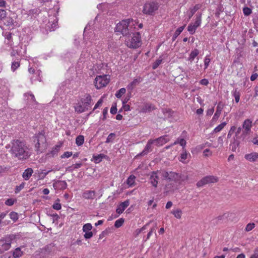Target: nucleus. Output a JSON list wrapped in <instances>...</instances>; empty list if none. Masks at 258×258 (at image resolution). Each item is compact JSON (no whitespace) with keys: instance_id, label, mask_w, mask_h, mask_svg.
Returning a JSON list of instances; mask_svg holds the SVG:
<instances>
[{"instance_id":"1","label":"nucleus","mask_w":258,"mask_h":258,"mask_svg":"<svg viewBox=\"0 0 258 258\" xmlns=\"http://www.w3.org/2000/svg\"><path fill=\"white\" fill-rule=\"evenodd\" d=\"M11 144V152L15 157L19 160H25L30 157L29 148L24 142L13 140Z\"/></svg>"},{"instance_id":"2","label":"nucleus","mask_w":258,"mask_h":258,"mask_svg":"<svg viewBox=\"0 0 258 258\" xmlns=\"http://www.w3.org/2000/svg\"><path fill=\"white\" fill-rule=\"evenodd\" d=\"M131 22H133V21L130 19L122 20L116 24L115 31L124 36H130L133 33Z\"/></svg>"},{"instance_id":"3","label":"nucleus","mask_w":258,"mask_h":258,"mask_svg":"<svg viewBox=\"0 0 258 258\" xmlns=\"http://www.w3.org/2000/svg\"><path fill=\"white\" fill-rule=\"evenodd\" d=\"M34 139L36 151L37 152L42 153L47 147L46 139L44 133L42 132L35 134Z\"/></svg>"},{"instance_id":"4","label":"nucleus","mask_w":258,"mask_h":258,"mask_svg":"<svg viewBox=\"0 0 258 258\" xmlns=\"http://www.w3.org/2000/svg\"><path fill=\"white\" fill-rule=\"evenodd\" d=\"M125 43L130 48H136L139 47L141 44V38L140 33H133L131 37H128L125 40Z\"/></svg>"},{"instance_id":"5","label":"nucleus","mask_w":258,"mask_h":258,"mask_svg":"<svg viewBox=\"0 0 258 258\" xmlns=\"http://www.w3.org/2000/svg\"><path fill=\"white\" fill-rule=\"evenodd\" d=\"M16 238L13 234L9 235L4 239L0 240V253L9 250L11 247V243Z\"/></svg>"},{"instance_id":"6","label":"nucleus","mask_w":258,"mask_h":258,"mask_svg":"<svg viewBox=\"0 0 258 258\" xmlns=\"http://www.w3.org/2000/svg\"><path fill=\"white\" fill-rule=\"evenodd\" d=\"M110 77L107 75L97 76L94 80V85L97 89H101L106 86L109 82Z\"/></svg>"},{"instance_id":"7","label":"nucleus","mask_w":258,"mask_h":258,"mask_svg":"<svg viewBox=\"0 0 258 258\" xmlns=\"http://www.w3.org/2000/svg\"><path fill=\"white\" fill-rule=\"evenodd\" d=\"M158 4L155 2L146 3L143 8V12L147 15H153L158 10Z\"/></svg>"},{"instance_id":"8","label":"nucleus","mask_w":258,"mask_h":258,"mask_svg":"<svg viewBox=\"0 0 258 258\" xmlns=\"http://www.w3.org/2000/svg\"><path fill=\"white\" fill-rule=\"evenodd\" d=\"M218 178L214 176H207L201 179L197 183L198 187H202L208 183H215L218 181Z\"/></svg>"},{"instance_id":"9","label":"nucleus","mask_w":258,"mask_h":258,"mask_svg":"<svg viewBox=\"0 0 258 258\" xmlns=\"http://www.w3.org/2000/svg\"><path fill=\"white\" fill-rule=\"evenodd\" d=\"M252 122L250 119H247L243 122L242 128L244 130L242 134L241 135V137L242 138V140H244L246 136L249 134Z\"/></svg>"},{"instance_id":"10","label":"nucleus","mask_w":258,"mask_h":258,"mask_svg":"<svg viewBox=\"0 0 258 258\" xmlns=\"http://www.w3.org/2000/svg\"><path fill=\"white\" fill-rule=\"evenodd\" d=\"M201 21V16L199 15L197 17L196 20L194 23H191L188 26L187 30L190 34H193L195 33L197 28L200 26Z\"/></svg>"},{"instance_id":"11","label":"nucleus","mask_w":258,"mask_h":258,"mask_svg":"<svg viewBox=\"0 0 258 258\" xmlns=\"http://www.w3.org/2000/svg\"><path fill=\"white\" fill-rule=\"evenodd\" d=\"M159 175L162 176L161 171H153L150 175V182L155 187L157 186Z\"/></svg>"},{"instance_id":"12","label":"nucleus","mask_w":258,"mask_h":258,"mask_svg":"<svg viewBox=\"0 0 258 258\" xmlns=\"http://www.w3.org/2000/svg\"><path fill=\"white\" fill-rule=\"evenodd\" d=\"M155 109V106L149 103H146L140 107V112L147 113L150 112Z\"/></svg>"},{"instance_id":"13","label":"nucleus","mask_w":258,"mask_h":258,"mask_svg":"<svg viewBox=\"0 0 258 258\" xmlns=\"http://www.w3.org/2000/svg\"><path fill=\"white\" fill-rule=\"evenodd\" d=\"M96 197L95 190H86L82 193V198L86 200H93Z\"/></svg>"},{"instance_id":"14","label":"nucleus","mask_w":258,"mask_h":258,"mask_svg":"<svg viewBox=\"0 0 258 258\" xmlns=\"http://www.w3.org/2000/svg\"><path fill=\"white\" fill-rule=\"evenodd\" d=\"M155 145L157 146H161L166 143L169 140V138L168 136H163L155 140H153Z\"/></svg>"},{"instance_id":"15","label":"nucleus","mask_w":258,"mask_h":258,"mask_svg":"<svg viewBox=\"0 0 258 258\" xmlns=\"http://www.w3.org/2000/svg\"><path fill=\"white\" fill-rule=\"evenodd\" d=\"M241 138L234 136L232 139L231 143L230 144V147L231 149V150L233 152H235L236 150L238 148L240 144V141H239V139Z\"/></svg>"},{"instance_id":"16","label":"nucleus","mask_w":258,"mask_h":258,"mask_svg":"<svg viewBox=\"0 0 258 258\" xmlns=\"http://www.w3.org/2000/svg\"><path fill=\"white\" fill-rule=\"evenodd\" d=\"M162 176H163L166 179L172 180L176 178L177 177V173L172 171L169 172L162 171Z\"/></svg>"},{"instance_id":"17","label":"nucleus","mask_w":258,"mask_h":258,"mask_svg":"<svg viewBox=\"0 0 258 258\" xmlns=\"http://www.w3.org/2000/svg\"><path fill=\"white\" fill-rule=\"evenodd\" d=\"M129 204L130 202L128 200H126L124 202L121 203L116 208V213L119 214L122 213L124 210L129 206Z\"/></svg>"},{"instance_id":"18","label":"nucleus","mask_w":258,"mask_h":258,"mask_svg":"<svg viewBox=\"0 0 258 258\" xmlns=\"http://www.w3.org/2000/svg\"><path fill=\"white\" fill-rule=\"evenodd\" d=\"M2 22L5 25L13 28L17 26V23L10 17H7Z\"/></svg>"},{"instance_id":"19","label":"nucleus","mask_w":258,"mask_h":258,"mask_svg":"<svg viewBox=\"0 0 258 258\" xmlns=\"http://www.w3.org/2000/svg\"><path fill=\"white\" fill-rule=\"evenodd\" d=\"M153 144H155L153 140L151 139L149 140L144 150L140 154H139V155L143 156L147 154V153H149L150 151H151L152 145Z\"/></svg>"},{"instance_id":"20","label":"nucleus","mask_w":258,"mask_h":258,"mask_svg":"<svg viewBox=\"0 0 258 258\" xmlns=\"http://www.w3.org/2000/svg\"><path fill=\"white\" fill-rule=\"evenodd\" d=\"M245 158L250 162H255L258 160V153L252 152L245 155Z\"/></svg>"},{"instance_id":"21","label":"nucleus","mask_w":258,"mask_h":258,"mask_svg":"<svg viewBox=\"0 0 258 258\" xmlns=\"http://www.w3.org/2000/svg\"><path fill=\"white\" fill-rule=\"evenodd\" d=\"M190 157V154L188 153L186 150L183 148L182 152L180 154V161L183 163H187L188 162Z\"/></svg>"},{"instance_id":"22","label":"nucleus","mask_w":258,"mask_h":258,"mask_svg":"<svg viewBox=\"0 0 258 258\" xmlns=\"http://www.w3.org/2000/svg\"><path fill=\"white\" fill-rule=\"evenodd\" d=\"M223 107H224V104L221 102H220L218 104V105L216 108V111L213 116V119H214V120L218 119V118H219V117L221 113L222 109H223Z\"/></svg>"},{"instance_id":"23","label":"nucleus","mask_w":258,"mask_h":258,"mask_svg":"<svg viewBox=\"0 0 258 258\" xmlns=\"http://www.w3.org/2000/svg\"><path fill=\"white\" fill-rule=\"evenodd\" d=\"M142 81L140 77L135 79L131 83H130L127 86V89L131 91L138 85Z\"/></svg>"},{"instance_id":"24","label":"nucleus","mask_w":258,"mask_h":258,"mask_svg":"<svg viewBox=\"0 0 258 258\" xmlns=\"http://www.w3.org/2000/svg\"><path fill=\"white\" fill-rule=\"evenodd\" d=\"M187 138V133L185 131H183L181 135V138L178 139V144L182 147V150L184 148L186 142V139Z\"/></svg>"},{"instance_id":"25","label":"nucleus","mask_w":258,"mask_h":258,"mask_svg":"<svg viewBox=\"0 0 258 258\" xmlns=\"http://www.w3.org/2000/svg\"><path fill=\"white\" fill-rule=\"evenodd\" d=\"M33 173V170L31 168H28L23 172L22 177L25 180H28L30 179Z\"/></svg>"},{"instance_id":"26","label":"nucleus","mask_w":258,"mask_h":258,"mask_svg":"<svg viewBox=\"0 0 258 258\" xmlns=\"http://www.w3.org/2000/svg\"><path fill=\"white\" fill-rule=\"evenodd\" d=\"M91 96L89 94H87L85 98L82 101V103L85 106L87 107V108L89 109L91 104Z\"/></svg>"},{"instance_id":"27","label":"nucleus","mask_w":258,"mask_h":258,"mask_svg":"<svg viewBox=\"0 0 258 258\" xmlns=\"http://www.w3.org/2000/svg\"><path fill=\"white\" fill-rule=\"evenodd\" d=\"M199 54V51L197 49H195L190 52L188 60L190 61V62H191L194 60V59Z\"/></svg>"},{"instance_id":"28","label":"nucleus","mask_w":258,"mask_h":258,"mask_svg":"<svg viewBox=\"0 0 258 258\" xmlns=\"http://www.w3.org/2000/svg\"><path fill=\"white\" fill-rule=\"evenodd\" d=\"M75 111L79 113H82L88 110L87 107L85 106L83 104L82 105H78L75 108Z\"/></svg>"},{"instance_id":"29","label":"nucleus","mask_w":258,"mask_h":258,"mask_svg":"<svg viewBox=\"0 0 258 258\" xmlns=\"http://www.w3.org/2000/svg\"><path fill=\"white\" fill-rule=\"evenodd\" d=\"M136 177L133 175H130L126 180V183L129 185V186H133L135 184Z\"/></svg>"},{"instance_id":"30","label":"nucleus","mask_w":258,"mask_h":258,"mask_svg":"<svg viewBox=\"0 0 258 258\" xmlns=\"http://www.w3.org/2000/svg\"><path fill=\"white\" fill-rule=\"evenodd\" d=\"M52 170H48L47 171H46L45 170H41V171H38V175L39 179H42L44 178L46 176V175L48 173H49L50 172H51Z\"/></svg>"},{"instance_id":"31","label":"nucleus","mask_w":258,"mask_h":258,"mask_svg":"<svg viewBox=\"0 0 258 258\" xmlns=\"http://www.w3.org/2000/svg\"><path fill=\"white\" fill-rule=\"evenodd\" d=\"M226 122H223L221 124H220L219 125H218L216 127H215L213 131V133H217L218 132H220L226 125Z\"/></svg>"},{"instance_id":"32","label":"nucleus","mask_w":258,"mask_h":258,"mask_svg":"<svg viewBox=\"0 0 258 258\" xmlns=\"http://www.w3.org/2000/svg\"><path fill=\"white\" fill-rule=\"evenodd\" d=\"M84 142V137L83 136L80 135L76 139V143L78 146H81Z\"/></svg>"},{"instance_id":"33","label":"nucleus","mask_w":258,"mask_h":258,"mask_svg":"<svg viewBox=\"0 0 258 258\" xmlns=\"http://www.w3.org/2000/svg\"><path fill=\"white\" fill-rule=\"evenodd\" d=\"M232 95L235 98V102L238 103L240 100V93L237 90V89H235L232 92Z\"/></svg>"},{"instance_id":"34","label":"nucleus","mask_w":258,"mask_h":258,"mask_svg":"<svg viewBox=\"0 0 258 258\" xmlns=\"http://www.w3.org/2000/svg\"><path fill=\"white\" fill-rule=\"evenodd\" d=\"M162 60L163 59L161 56H160L158 59H157L153 64V69H156L162 63Z\"/></svg>"},{"instance_id":"35","label":"nucleus","mask_w":258,"mask_h":258,"mask_svg":"<svg viewBox=\"0 0 258 258\" xmlns=\"http://www.w3.org/2000/svg\"><path fill=\"white\" fill-rule=\"evenodd\" d=\"M104 156L103 155V154H99V155H94L93 158V159H94V161L96 163H99L100 162L102 159H103V157H104Z\"/></svg>"},{"instance_id":"36","label":"nucleus","mask_w":258,"mask_h":258,"mask_svg":"<svg viewBox=\"0 0 258 258\" xmlns=\"http://www.w3.org/2000/svg\"><path fill=\"white\" fill-rule=\"evenodd\" d=\"M125 92L126 89L124 88H122L116 92L115 93V96L118 98H120L123 94L125 93Z\"/></svg>"},{"instance_id":"37","label":"nucleus","mask_w":258,"mask_h":258,"mask_svg":"<svg viewBox=\"0 0 258 258\" xmlns=\"http://www.w3.org/2000/svg\"><path fill=\"white\" fill-rule=\"evenodd\" d=\"M115 135L114 133H110L107 137L105 141L106 143L112 142L115 138Z\"/></svg>"},{"instance_id":"38","label":"nucleus","mask_w":258,"mask_h":258,"mask_svg":"<svg viewBox=\"0 0 258 258\" xmlns=\"http://www.w3.org/2000/svg\"><path fill=\"white\" fill-rule=\"evenodd\" d=\"M92 228V226L90 223H87L85 224L83 227V231L88 232L90 231Z\"/></svg>"},{"instance_id":"39","label":"nucleus","mask_w":258,"mask_h":258,"mask_svg":"<svg viewBox=\"0 0 258 258\" xmlns=\"http://www.w3.org/2000/svg\"><path fill=\"white\" fill-rule=\"evenodd\" d=\"M124 222V220L122 218L117 220L114 223V226L116 228H119L122 226Z\"/></svg>"},{"instance_id":"40","label":"nucleus","mask_w":258,"mask_h":258,"mask_svg":"<svg viewBox=\"0 0 258 258\" xmlns=\"http://www.w3.org/2000/svg\"><path fill=\"white\" fill-rule=\"evenodd\" d=\"M20 67V63L19 61H14L12 63L11 69L14 72L15 70Z\"/></svg>"},{"instance_id":"41","label":"nucleus","mask_w":258,"mask_h":258,"mask_svg":"<svg viewBox=\"0 0 258 258\" xmlns=\"http://www.w3.org/2000/svg\"><path fill=\"white\" fill-rule=\"evenodd\" d=\"M60 146H55L52 150L50 154L51 156H54L55 155H57L58 151L59 150Z\"/></svg>"},{"instance_id":"42","label":"nucleus","mask_w":258,"mask_h":258,"mask_svg":"<svg viewBox=\"0 0 258 258\" xmlns=\"http://www.w3.org/2000/svg\"><path fill=\"white\" fill-rule=\"evenodd\" d=\"M255 227V224L254 223H250L247 224L246 226L245 230L247 232H249L252 230Z\"/></svg>"},{"instance_id":"43","label":"nucleus","mask_w":258,"mask_h":258,"mask_svg":"<svg viewBox=\"0 0 258 258\" xmlns=\"http://www.w3.org/2000/svg\"><path fill=\"white\" fill-rule=\"evenodd\" d=\"M7 17V12L5 10L0 9V20L3 21Z\"/></svg>"},{"instance_id":"44","label":"nucleus","mask_w":258,"mask_h":258,"mask_svg":"<svg viewBox=\"0 0 258 258\" xmlns=\"http://www.w3.org/2000/svg\"><path fill=\"white\" fill-rule=\"evenodd\" d=\"M57 184L61 189H66L67 187V183L65 181H58Z\"/></svg>"},{"instance_id":"45","label":"nucleus","mask_w":258,"mask_h":258,"mask_svg":"<svg viewBox=\"0 0 258 258\" xmlns=\"http://www.w3.org/2000/svg\"><path fill=\"white\" fill-rule=\"evenodd\" d=\"M10 217L11 219L16 221L18 219V216L17 213L15 212H12L10 214Z\"/></svg>"},{"instance_id":"46","label":"nucleus","mask_w":258,"mask_h":258,"mask_svg":"<svg viewBox=\"0 0 258 258\" xmlns=\"http://www.w3.org/2000/svg\"><path fill=\"white\" fill-rule=\"evenodd\" d=\"M73 155V153L72 152H65L62 155H61L60 157L61 158H69L71 157Z\"/></svg>"},{"instance_id":"47","label":"nucleus","mask_w":258,"mask_h":258,"mask_svg":"<svg viewBox=\"0 0 258 258\" xmlns=\"http://www.w3.org/2000/svg\"><path fill=\"white\" fill-rule=\"evenodd\" d=\"M243 12L244 14L246 16L249 15L252 12L251 10L247 7L244 8Z\"/></svg>"},{"instance_id":"48","label":"nucleus","mask_w":258,"mask_h":258,"mask_svg":"<svg viewBox=\"0 0 258 258\" xmlns=\"http://www.w3.org/2000/svg\"><path fill=\"white\" fill-rule=\"evenodd\" d=\"M236 130V127L235 126H232L231 127L228 135H227V138H230L232 135V134L233 133V132Z\"/></svg>"},{"instance_id":"49","label":"nucleus","mask_w":258,"mask_h":258,"mask_svg":"<svg viewBox=\"0 0 258 258\" xmlns=\"http://www.w3.org/2000/svg\"><path fill=\"white\" fill-rule=\"evenodd\" d=\"M16 200L13 199H9L5 202V204L8 206H12L14 205L15 201Z\"/></svg>"},{"instance_id":"50","label":"nucleus","mask_w":258,"mask_h":258,"mask_svg":"<svg viewBox=\"0 0 258 258\" xmlns=\"http://www.w3.org/2000/svg\"><path fill=\"white\" fill-rule=\"evenodd\" d=\"M24 186H25V183H24V182L22 183L20 185L17 186L16 187V189H15V192L16 193L19 192L20 190H21L24 187Z\"/></svg>"},{"instance_id":"51","label":"nucleus","mask_w":258,"mask_h":258,"mask_svg":"<svg viewBox=\"0 0 258 258\" xmlns=\"http://www.w3.org/2000/svg\"><path fill=\"white\" fill-rule=\"evenodd\" d=\"M84 236L85 239L91 238L93 236V233L91 231L85 232Z\"/></svg>"},{"instance_id":"52","label":"nucleus","mask_w":258,"mask_h":258,"mask_svg":"<svg viewBox=\"0 0 258 258\" xmlns=\"http://www.w3.org/2000/svg\"><path fill=\"white\" fill-rule=\"evenodd\" d=\"M226 218H227L226 214H224L223 215L219 216H218V217L216 218V222H217V223H218V222L222 220H223L224 219H226Z\"/></svg>"},{"instance_id":"53","label":"nucleus","mask_w":258,"mask_h":258,"mask_svg":"<svg viewBox=\"0 0 258 258\" xmlns=\"http://www.w3.org/2000/svg\"><path fill=\"white\" fill-rule=\"evenodd\" d=\"M52 207L54 209L56 210H59L61 209V206L60 203H55L53 204Z\"/></svg>"},{"instance_id":"54","label":"nucleus","mask_w":258,"mask_h":258,"mask_svg":"<svg viewBox=\"0 0 258 258\" xmlns=\"http://www.w3.org/2000/svg\"><path fill=\"white\" fill-rule=\"evenodd\" d=\"M210 62V59L206 56L204 60V65H205V69H207L209 64Z\"/></svg>"},{"instance_id":"55","label":"nucleus","mask_w":258,"mask_h":258,"mask_svg":"<svg viewBox=\"0 0 258 258\" xmlns=\"http://www.w3.org/2000/svg\"><path fill=\"white\" fill-rule=\"evenodd\" d=\"M131 92H130V94H128L122 100V104H126L131 98Z\"/></svg>"},{"instance_id":"56","label":"nucleus","mask_w":258,"mask_h":258,"mask_svg":"<svg viewBox=\"0 0 258 258\" xmlns=\"http://www.w3.org/2000/svg\"><path fill=\"white\" fill-rule=\"evenodd\" d=\"M117 112L116 105L112 106L110 109V113L112 114H115Z\"/></svg>"},{"instance_id":"57","label":"nucleus","mask_w":258,"mask_h":258,"mask_svg":"<svg viewBox=\"0 0 258 258\" xmlns=\"http://www.w3.org/2000/svg\"><path fill=\"white\" fill-rule=\"evenodd\" d=\"M102 102H103V100L102 99H100L98 102H97V103L95 104L94 108H93V110H94L95 109H96V108H97L99 106H100L102 104Z\"/></svg>"},{"instance_id":"58","label":"nucleus","mask_w":258,"mask_h":258,"mask_svg":"<svg viewBox=\"0 0 258 258\" xmlns=\"http://www.w3.org/2000/svg\"><path fill=\"white\" fill-rule=\"evenodd\" d=\"M209 83V81L206 79H203L200 81V84L203 85L207 86Z\"/></svg>"},{"instance_id":"59","label":"nucleus","mask_w":258,"mask_h":258,"mask_svg":"<svg viewBox=\"0 0 258 258\" xmlns=\"http://www.w3.org/2000/svg\"><path fill=\"white\" fill-rule=\"evenodd\" d=\"M122 108L125 111L130 110V106L128 104H122Z\"/></svg>"},{"instance_id":"60","label":"nucleus","mask_w":258,"mask_h":258,"mask_svg":"<svg viewBox=\"0 0 258 258\" xmlns=\"http://www.w3.org/2000/svg\"><path fill=\"white\" fill-rule=\"evenodd\" d=\"M107 111H108V109L107 107H106L105 108H104L102 111V114H103V120H105L106 118V114H107Z\"/></svg>"},{"instance_id":"61","label":"nucleus","mask_w":258,"mask_h":258,"mask_svg":"<svg viewBox=\"0 0 258 258\" xmlns=\"http://www.w3.org/2000/svg\"><path fill=\"white\" fill-rule=\"evenodd\" d=\"M241 127H239L237 128L236 130V131L235 132V137H240V138H241V135L240 136H239L240 133L241 132Z\"/></svg>"},{"instance_id":"62","label":"nucleus","mask_w":258,"mask_h":258,"mask_svg":"<svg viewBox=\"0 0 258 258\" xmlns=\"http://www.w3.org/2000/svg\"><path fill=\"white\" fill-rule=\"evenodd\" d=\"M72 165L73 167V169H76L80 168L82 166V164L81 163H79L74 164Z\"/></svg>"},{"instance_id":"63","label":"nucleus","mask_w":258,"mask_h":258,"mask_svg":"<svg viewBox=\"0 0 258 258\" xmlns=\"http://www.w3.org/2000/svg\"><path fill=\"white\" fill-rule=\"evenodd\" d=\"M178 77H180V79L181 80H187V75H186V74L185 73H184V74H181V75H179Z\"/></svg>"},{"instance_id":"64","label":"nucleus","mask_w":258,"mask_h":258,"mask_svg":"<svg viewBox=\"0 0 258 258\" xmlns=\"http://www.w3.org/2000/svg\"><path fill=\"white\" fill-rule=\"evenodd\" d=\"M257 77H258V74H256V73H255V74H252V75L251 76V77H250V80H251V81H254L255 80H256V78H257Z\"/></svg>"}]
</instances>
